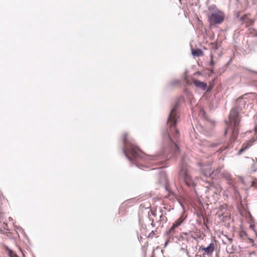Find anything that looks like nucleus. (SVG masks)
I'll return each instance as SVG.
<instances>
[{
    "label": "nucleus",
    "instance_id": "9",
    "mask_svg": "<svg viewBox=\"0 0 257 257\" xmlns=\"http://www.w3.org/2000/svg\"><path fill=\"white\" fill-rule=\"evenodd\" d=\"M167 176L165 172L163 171L159 172V182L161 183H163L165 184V189L168 191L170 194H173V192L171 191L168 187L167 186Z\"/></svg>",
    "mask_w": 257,
    "mask_h": 257
},
{
    "label": "nucleus",
    "instance_id": "34",
    "mask_svg": "<svg viewBox=\"0 0 257 257\" xmlns=\"http://www.w3.org/2000/svg\"><path fill=\"white\" fill-rule=\"evenodd\" d=\"M250 227L253 230H254V227L253 226H252L251 225L250 226Z\"/></svg>",
    "mask_w": 257,
    "mask_h": 257
},
{
    "label": "nucleus",
    "instance_id": "17",
    "mask_svg": "<svg viewBox=\"0 0 257 257\" xmlns=\"http://www.w3.org/2000/svg\"><path fill=\"white\" fill-rule=\"evenodd\" d=\"M6 248L9 251V257H18V256L12 250L9 248L8 246H6Z\"/></svg>",
    "mask_w": 257,
    "mask_h": 257
},
{
    "label": "nucleus",
    "instance_id": "4",
    "mask_svg": "<svg viewBox=\"0 0 257 257\" xmlns=\"http://www.w3.org/2000/svg\"><path fill=\"white\" fill-rule=\"evenodd\" d=\"M225 19L224 13L222 11H218L212 13L208 16V20L210 25L216 26L220 25L223 23Z\"/></svg>",
    "mask_w": 257,
    "mask_h": 257
},
{
    "label": "nucleus",
    "instance_id": "33",
    "mask_svg": "<svg viewBox=\"0 0 257 257\" xmlns=\"http://www.w3.org/2000/svg\"><path fill=\"white\" fill-rule=\"evenodd\" d=\"M243 234L245 236H247V233H246L245 232H243Z\"/></svg>",
    "mask_w": 257,
    "mask_h": 257
},
{
    "label": "nucleus",
    "instance_id": "13",
    "mask_svg": "<svg viewBox=\"0 0 257 257\" xmlns=\"http://www.w3.org/2000/svg\"><path fill=\"white\" fill-rule=\"evenodd\" d=\"M221 176L228 181L229 184L232 183V179L231 175L227 172H223L221 174Z\"/></svg>",
    "mask_w": 257,
    "mask_h": 257
},
{
    "label": "nucleus",
    "instance_id": "15",
    "mask_svg": "<svg viewBox=\"0 0 257 257\" xmlns=\"http://www.w3.org/2000/svg\"><path fill=\"white\" fill-rule=\"evenodd\" d=\"M250 14L247 13V14H245L243 16L241 17L240 18V20H239V21H240V24H241V25L244 24L246 22L247 19L249 17H250Z\"/></svg>",
    "mask_w": 257,
    "mask_h": 257
},
{
    "label": "nucleus",
    "instance_id": "23",
    "mask_svg": "<svg viewBox=\"0 0 257 257\" xmlns=\"http://www.w3.org/2000/svg\"><path fill=\"white\" fill-rule=\"evenodd\" d=\"M252 186L257 188V179H255L252 182Z\"/></svg>",
    "mask_w": 257,
    "mask_h": 257
},
{
    "label": "nucleus",
    "instance_id": "32",
    "mask_svg": "<svg viewBox=\"0 0 257 257\" xmlns=\"http://www.w3.org/2000/svg\"><path fill=\"white\" fill-rule=\"evenodd\" d=\"M227 129L225 131V132H224V135L225 136L227 134Z\"/></svg>",
    "mask_w": 257,
    "mask_h": 257
},
{
    "label": "nucleus",
    "instance_id": "38",
    "mask_svg": "<svg viewBox=\"0 0 257 257\" xmlns=\"http://www.w3.org/2000/svg\"><path fill=\"white\" fill-rule=\"evenodd\" d=\"M19 257V256H18Z\"/></svg>",
    "mask_w": 257,
    "mask_h": 257
},
{
    "label": "nucleus",
    "instance_id": "6",
    "mask_svg": "<svg viewBox=\"0 0 257 257\" xmlns=\"http://www.w3.org/2000/svg\"><path fill=\"white\" fill-rule=\"evenodd\" d=\"M201 172L204 176L213 178L219 172V170H216L215 171H211V166L210 164H209L203 166L201 168Z\"/></svg>",
    "mask_w": 257,
    "mask_h": 257
},
{
    "label": "nucleus",
    "instance_id": "2",
    "mask_svg": "<svg viewBox=\"0 0 257 257\" xmlns=\"http://www.w3.org/2000/svg\"><path fill=\"white\" fill-rule=\"evenodd\" d=\"M178 107L179 103L176 102L170 110L167 118V125L169 127V131L166 130L162 133L164 139L168 143L171 153L174 156L178 155L180 151L179 147L171 137L172 136L174 138H177L179 136V131L176 128L179 117L177 110Z\"/></svg>",
    "mask_w": 257,
    "mask_h": 257
},
{
    "label": "nucleus",
    "instance_id": "3",
    "mask_svg": "<svg viewBox=\"0 0 257 257\" xmlns=\"http://www.w3.org/2000/svg\"><path fill=\"white\" fill-rule=\"evenodd\" d=\"M240 118L238 111L235 108L232 109L229 115V121H226L228 127L231 129L230 143L224 147L220 148L219 149L220 152L228 150L232 147V143L234 142L237 138L239 132L238 126Z\"/></svg>",
    "mask_w": 257,
    "mask_h": 257
},
{
    "label": "nucleus",
    "instance_id": "36",
    "mask_svg": "<svg viewBox=\"0 0 257 257\" xmlns=\"http://www.w3.org/2000/svg\"><path fill=\"white\" fill-rule=\"evenodd\" d=\"M255 162L257 163V158H255Z\"/></svg>",
    "mask_w": 257,
    "mask_h": 257
},
{
    "label": "nucleus",
    "instance_id": "31",
    "mask_svg": "<svg viewBox=\"0 0 257 257\" xmlns=\"http://www.w3.org/2000/svg\"><path fill=\"white\" fill-rule=\"evenodd\" d=\"M203 117H204L205 119H206L205 112L204 111H203Z\"/></svg>",
    "mask_w": 257,
    "mask_h": 257
},
{
    "label": "nucleus",
    "instance_id": "21",
    "mask_svg": "<svg viewBox=\"0 0 257 257\" xmlns=\"http://www.w3.org/2000/svg\"><path fill=\"white\" fill-rule=\"evenodd\" d=\"M245 70L249 71V72L253 73L257 75V71H256L250 69L248 68H245Z\"/></svg>",
    "mask_w": 257,
    "mask_h": 257
},
{
    "label": "nucleus",
    "instance_id": "35",
    "mask_svg": "<svg viewBox=\"0 0 257 257\" xmlns=\"http://www.w3.org/2000/svg\"><path fill=\"white\" fill-rule=\"evenodd\" d=\"M250 227L253 230H254V227L253 226H252L251 225L250 226Z\"/></svg>",
    "mask_w": 257,
    "mask_h": 257
},
{
    "label": "nucleus",
    "instance_id": "8",
    "mask_svg": "<svg viewBox=\"0 0 257 257\" xmlns=\"http://www.w3.org/2000/svg\"><path fill=\"white\" fill-rule=\"evenodd\" d=\"M214 250V244L213 242H211L207 247L200 246L198 249V252H202L203 257H205V255H211Z\"/></svg>",
    "mask_w": 257,
    "mask_h": 257
},
{
    "label": "nucleus",
    "instance_id": "10",
    "mask_svg": "<svg viewBox=\"0 0 257 257\" xmlns=\"http://www.w3.org/2000/svg\"><path fill=\"white\" fill-rule=\"evenodd\" d=\"M194 85L199 89L203 90H206L207 92H210L211 88H208L206 83L201 81L199 80H195L193 82Z\"/></svg>",
    "mask_w": 257,
    "mask_h": 257
},
{
    "label": "nucleus",
    "instance_id": "37",
    "mask_svg": "<svg viewBox=\"0 0 257 257\" xmlns=\"http://www.w3.org/2000/svg\"><path fill=\"white\" fill-rule=\"evenodd\" d=\"M208 189H209V188L207 187L206 190H208Z\"/></svg>",
    "mask_w": 257,
    "mask_h": 257
},
{
    "label": "nucleus",
    "instance_id": "16",
    "mask_svg": "<svg viewBox=\"0 0 257 257\" xmlns=\"http://www.w3.org/2000/svg\"><path fill=\"white\" fill-rule=\"evenodd\" d=\"M254 21L255 20L254 19H250V17H249L246 22L245 23V27H248L250 26H252L253 25L254 23Z\"/></svg>",
    "mask_w": 257,
    "mask_h": 257
},
{
    "label": "nucleus",
    "instance_id": "18",
    "mask_svg": "<svg viewBox=\"0 0 257 257\" xmlns=\"http://www.w3.org/2000/svg\"><path fill=\"white\" fill-rule=\"evenodd\" d=\"M180 83V81L179 80H174L170 82L169 84L170 86H173L177 84H178Z\"/></svg>",
    "mask_w": 257,
    "mask_h": 257
},
{
    "label": "nucleus",
    "instance_id": "19",
    "mask_svg": "<svg viewBox=\"0 0 257 257\" xmlns=\"http://www.w3.org/2000/svg\"><path fill=\"white\" fill-rule=\"evenodd\" d=\"M234 16V18L235 19H238L239 20H240V18L241 17H240V12H235Z\"/></svg>",
    "mask_w": 257,
    "mask_h": 257
},
{
    "label": "nucleus",
    "instance_id": "29",
    "mask_svg": "<svg viewBox=\"0 0 257 257\" xmlns=\"http://www.w3.org/2000/svg\"><path fill=\"white\" fill-rule=\"evenodd\" d=\"M248 240H249V241L250 242V243H252L254 242V240L252 238H248Z\"/></svg>",
    "mask_w": 257,
    "mask_h": 257
},
{
    "label": "nucleus",
    "instance_id": "14",
    "mask_svg": "<svg viewBox=\"0 0 257 257\" xmlns=\"http://www.w3.org/2000/svg\"><path fill=\"white\" fill-rule=\"evenodd\" d=\"M192 55L194 56L199 57L203 55L202 50L200 49H195L191 50Z\"/></svg>",
    "mask_w": 257,
    "mask_h": 257
},
{
    "label": "nucleus",
    "instance_id": "25",
    "mask_svg": "<svg viewBox=\"0 0 257 257\" xmlns=\"http://www.w3.org/2000/svg\"><path fill=\"white\" fill-rule=\"evenodd\" d=\"M195 256L196 257H203L202 252H198V251L197 253L196 254Z\"/></svg>",
    "mask_w": 257,
    "mask_h": 257
},
{
    "label": "nucleus",
    "instance_id": "26",
    "mask_svg": "<svg viewBox=\"0 0 257 257\" xmlns=\"http://www.w3.org/2000/svg\"><path fill=\"white\" fill-rule=\"evenodd\" d=\"M181 250H183V251H185V252L187 253V254L188 255V251H187V249H185V248H184L182 247V248H181Z\"/></svg>",
    "mask_w": 257,
    "mask_h": 257
},
{
    "label": "nucleus",
    "instance_id": "1",
    "mask_svg": "<svg viewBox=\"0 0 257 257\" xmlns=\"http://www.w3.org/2000/svg\"><path fill=\"white\" fill-rule=\"evenodd\" d=\"M121 142L123 145L121 150L131 164H134L138 168L147 167L142 164L141 162L158 160V156H148L144 154L137 146L134 140L128 136L127 133L123 134Z\"/></svg>",
    "mask_w": 257,
    "mask_h": 257
},
{
    "label": "nucleus",
    "instance_id": "27",
    "mask_svg": "<svg viewBox=\"0 0 257 257\" xmlns=\"http://www.w3.org/2000/svg\"><path fill=\"white\" fill-rule=\"evenodd\" d=\"M178 202L179 203V204L183 207V203L179 199H178Z\"/></svg>",
    "mask_w": 257,
    "mask_h": 257
},
{
    "label": "nucleus",
    "instance_id": "11",
    "mask_svg": "<svg viewBox=\"0 0 257 257\" xmlns=\"http://www.w3.org/2000/svg\"><path fill=\"white\" fill-rule=\"evenodd\" d=\"M221 144V142L211 143L208 141L204 140L201 143V145L205 147L215 148Z\"/></svg>",
    "mask_w": 257,
    "mask_h": 257
},
{
    "label": "nucleus",
    "instance_id": "7",
    "mask_svg": "<svg viewBox=\"0 0 257 257\" xmlns=\"http://www.w3.org/2000/svg\"><path fill=\"white\" fill-rule=\"evenodd\" d=\"M184 221V219L181 216L180 217L173 223L172 226L166 231V234L169 235L174 234L176 229L180 226Z\"/></svg>",
    "mask_w": 257,
    "mask_h": 257
},
{
    "label": "nucleus",
    "instance_id": "22",
    "mask_svg": "<svg viewBox=\"0 0 257 257\" xmlns=\"http://www.w3.org/2000/svg\"><path fill=\"white\" fill-rule=\"evenodd\" d=\"M210 65L211 66H213L214 65V62L213 61V56L212 55H211V60L210 61Z\"/></svg>",
    "mask_w": 257,
    "mask_h": 257
},
{
    "label": "nucleus",
    "instance_id": "5",
    "mask_svg": "<svg viewBox=\"0 0 257 257\" xmlns=\"http://www.w3.org/2000/svg\"><path fill=\"white\" fill-rule=\"evenodd\" d=\"M183 181L186 186L191 190L195 191L196 179L190 175L187 171L183 173Z\"/></svg>",
    "mask_w": 257,
    "mask_h": 257
},
{
    "label": "nucleus",
    "instance_id": "28",
    "mask_svg": "<svg viewBox=\"0 0 257 257\" xmlns=\"http://www.w3.org/2000/svg\"><path fill=\"white\" fill-rule=\"evenodd\" d=\"M154 234V231H152V232H151L150 233V234L149 235L148 237H151V236H152V235L153 234Z\"/></svg>",
    "mask_w": 257,
    "mask_h": 257
},
{
    "label": "nucleus",
    "instance_id": "20",
    "mask_svg": "<svg viewBox=\"0 0 257 257\" xmlns=\"http://www.w3.org/2000/svg\"><path fill=\"white\" fill-rule=\"evenodd\" d=\"M203 221H204V225L207 228H208V226L207 225V224H206V221H208V219L205 217H203Z\"/></svg>",
    "mask_w": 257,
    "mask_h": 257
},
{
    "label": "nucleus",
    "instance_id": "24",
    "mask_svg": "<svg viewBox=\"0 0 257 257\" xmlns=\"http://www.w3.org/2000/svg\"><path fill=\"white\" fill-rule=\"evenodd\" d=\"M170 237H169V238H168L165 241V244H164V247H166L167 245V244H168V243L170 242Z\"/></svg>",
    "mask_w": 257,
    "mask_h": 257
},
{
    "label": "nucleus",
    "instance_id": "12",
    "mask_svg": "<svg viewBox=\"0 0 257 257\" xmlns=\"http://www.w3.org/2000/svg\"><path fill=\"white\" fill-rule=\"evenodd\" d=\"M252 141H250L249 142L247 143H244L240 149L239 150L238 152V155H241L243 152H244L245 150H246L247 149H248L251 146V143H252Z\"/></svg>",
    "mask_w": 257,
    "mask_h": 257
},
{
    "label": "nucleus",
    "instance_id": "30",
    "mask_svg": "<svg viewBox=\"0 0 257 257\" xmlns=\"http://www.w3.org/2000/svg\"><path fill=\"white\" fill-rule=\"evenodd\" d=\"M210 72L211 73H214V71H213V69L210 70Z\"/></svg>",
    "mask_w": 257,
    "mask_h": 257
}]
</instances>
